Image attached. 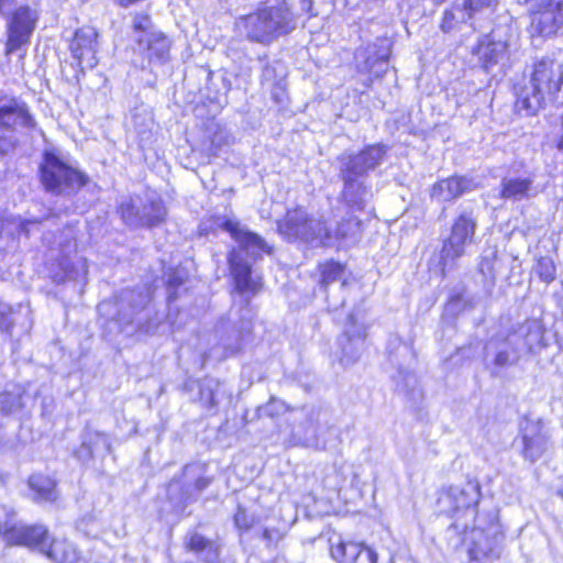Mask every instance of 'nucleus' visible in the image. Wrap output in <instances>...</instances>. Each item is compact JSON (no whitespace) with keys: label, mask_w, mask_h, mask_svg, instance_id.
I'll return each instance as SVG.
<instances>
[{"label":"nucleus","mask_w":563,"mask_h":563,"mask_svg":"<svg viewBox=\"0 0 563 563\" xmlns=\"http://www.w3.org/2000/svg\"><path fill=\"white\" fill-rule=\"evenodd\" d=\"M563 90V64L542 56L526 66L521 80L511 85L512 109L519 115L534 117L558 102Z\"/></svg>","instance_id":"nucleus-1"},{"label":"nucleus","mask_w":563,"mask_h":563,"mask_svg":"<svg viewBox=\"0 0 563 563\" xmlns=\"http://www.w3.org/2000/svg\"><path fill=\"white\" fill-rule=\"evenodd\" d=\"M38 179L46 192L55 196L63 194H78L89 184V176L65 161L54 152L43 153L38 166Z\"/></svg>","instance_id":"nucleus-2"},{"label":"nucleus","mask_w":563,"mask_h":563,"mask_svg":"<svg viewBox=\"0 0 563 563\" xmlns=\"http://www.w3.org/2000/svg\"><path fill=\"white\" fill-rule=\"evenodd\" d=\"M482 499V487L476 479H467L462 485H449L437 490L435 508L439 515L454 521L467 515L476 516Z\"/></svg>","instance_id":"nucleus-3"},{"label":"nucleus","mask_w":563,"mask_h":563,"mask_svg":"<svg viewBox=\"0 0 563 563\" xmlns=\"http://www.w3.org/2000/svg\"><path fill=\"white\" fill-rule=\"evenodd\" d=\"M476 229L477 221L471 212H461L453 219L449 234L441 240L439 251L438 267L442 277L466 254V249L474 242Z\"/></svg>","instance_id":"nucleus-4"},{"label":"nucleus","mask_w":563,"mask_h":563,"mask_svg":"<svg viewBox=\"0 0 563 563\" xmlns=\"http://www.w3.org/2000/svg\"><path fill=\"white\" fill-rule=\"evenodd\" d=\"M37 123L26 101L14 95L0 91V156L15 147V142L5 136L19 129L34 130Z\"/></svg>","instance_id":"nucleus-5"},{"label":"nucleus","mask_w":563,"mask_h":563,"mask_svg":"<svg viewBox=\"0 0 563 563\" xmlns=\"http://www.w3.org/2000/svg\"><path fill=\"white\" fill-rule=\"evenodd\" d=\"M466 542L467 563H494L500 558L503 531L498 522L487 528L472 527Z\"/></svg>","instance_id":"nucleus-6"},{"label":"nucleus","mask_w":563,"mask_h":563,"mask_svg":"<svg viewBox=\"0 0 563 563\" xmlns=\"http://www.w3.org/2000/svg\"><path fill=\"white\" fill-rule=\"evenodd\" d=\"M37 21V12L29 5H20L10 13L4 42V54L7 56L30 44Z\"/></svg>","instance_id":"nucleus-7"},{"label":"nucleus","mask_w":563,"mask_h":563,"mask_svg":"<svg viewBox=\"0 0 563 563\" xmlns=\"http://www.w3.org/2000/svg\"><path fill=\"white\" fill-rule=\"evenodd\" d=\"M316 219L307 213L301 206L287 209L284 217L277 222V232L287 241H303L306 243L316 240Z\"/></svg>","instance_id":"nucleus-8"},{"label":"nucleus","mask_w":563,"mask_h":563,"mask_svg":"<svg viewBox=\"0 0 563 563\" xmlns=\"http://www.w3.org/2000/svg\"><path fill=\"white\" fill-rule=\"evenodd\" d=\"M228 266L230 269L234 290L240 295H255L263 290L262 275H253L252 265L242 258L235 249L228 253Z\"/></svg>","instance_id":"nucleus-9"},{"label":"nucleus","mask_w":563,"mask_h":563,"mask_svg":"<svg viewBox=\"0 0 563 563\" xmlns=\"http://www.w3.org/2000/svg\"><path fill=\"white\" fill-rule=\"evenodd\" d=\"M49 532L42 525H11L4 528L3 540L8 547H26L43 550L49 543Z\"/></svg>","instance_id":"nucleus-10"},{"label":"nucleus","mask_w":563,"mask_h":563,"mask_svg":"<svg viewBox=\"0 0 563 563\" xmlns=\"http://www.w3.org/2000/svg\"><path fill=\"white\" fill-rule=\"evenodd\" d=\"M98 32L91 26H81L74 32L69 42V51L81 71L93 68L98 64L96 46Z\"/></svg>","instance_id":"nucleus-11"},{"label":"nucleus","mask_w":563,"mask_h":563,"mask_svg":"<svg viewBox=\"0 0 563 563\" xmlns=\"http://www.w3.org/2000/svg\"><path fill=\"white\" fill-rule=\"evenodd\" d=\"M563 25V0H544L531 13V27L539 36L554 35Z\"/></svg>","instance_id":"nucleus-12"},{"label":"nucleus","mask_w":563,"mask_h":563,"mask_svg":"<svg viewBox=\"0 0 563 563\" xmlns=\"http://www.w3.org/2000/svg\"><path fill=\"white\" fill-rule=\"evenodd\" d=\"M475 188L476 185L471 178L464 175L453 174L434 181L430 187L429 196L432 200L439 202H451Z\"/></svg>","instance_id":"nucleus-13"},{"label":"nucleus","mask_w":563,"mask_h":563,"mask_svg":"<svg viewBox=\"0 0 563 563\" xmlns=\"http://www.w3.org/2000/svg\"><path fill=\"white\" fill-rule=\"evenodd\" d=\"M268 15L262 5H258L254 11L241 15L238 20V26L245 33V37L252 43L262 45H269L275 40L274 33L267 23Z\"/></svg>","instance_id":"nucleus-14"},{"label":"nucleus","mask_w":563,"mask_h":563,"mask_svg":"<svg viewBox=\"0 0 563 563\" xmlns=\"http://www.w3.org/2000/svg\"><path fill=\"white\" fill-rule=\"evenodd\" d=\"M220 227L239 243L242 250L252 251L254 258L273 254V246L268 245L260 234L241 229L238 221L225 219Z\"/></svg>","instance_id":"nucleus-15"},{"label":"nucleus","mask_w":563,"mask_h":563,"mask_svg":"<svg viewBox=\"0 0 563 563\" xmlns=\"http://www.w3.org/2000/svg\"><path fill=\"white\" fill-rule=\"evenodd\" d=\"M268 15L267 23L275 40L289 35L297 27V16L287 0H279L274 5H262Z\"/></svg>","instance_id":"nucleus-16"},{"label":"nucleus","mask_w":563,"mask_h":563,"mask_svg":"<svg viewBox=\"0 0 563 563\" xmlns=\"http://www.w3.org/2000/svg\"><path fill=\"white\" fill-rule=\"evenodd\" d=\"M521 455L525 460L534 463L547 452L549 435L542 421L529 423L521 434Z\"/></svg>","instance_id":"nucleus-17"},{"label":"nucleus","mask_w":563,"mask_h":563,"mask_svg":"<svg viewBox=\"0 0 563 563\" xmlns=\"http://www.w3.org/2000/svg\"><path fill=\"white\" fill-rule=\"evenodd\" d=\"M316 269L319 276L318 285L323 290L328 289V287L335 282H341L342 286L347 285V279L345 278L347 271L346 263L334 258H327L319 262Z\"/></svg>","instance_id":"nucleus-18"},{"label":"nucleus","mask_w":563,"mask_h":563,"mask_svg":"<svg viewBox=\"0 0 563 563\" xmlns=\"http://www.w3.org/2000/svg\"><path fill=\"white\" fill-rule=\"evenodd\" d=\"M506 48L507 44L505 42L485 38L478 41L473 47V54L478 56L481 67L488 71L498 64Z\"/></svg>","instance_id":"nucleus-19"},{"label":"nucleus","mask_w":563,"mask_h":563,"mask_svg":"<svg viewBox=\"0 0 563 563\" xmlns=\"http://www.w3.org/2000/svg\"><path fill=\"white\" fill-rule=\"evenodd\" d=\"M27 485L37 503H54L57 499V482L52 476L36 473L27 479Z\"/></svg>","instance_id":"nucleus-20"},{"label":"nucleus","mask_w":563,"mask_h":563,"mask_svg":"<svg viewBox=\"0 0 563 563\" xmlns=\"http://www.w3.org/2000/svg\"><path fill=\"white\" fill-rule=\"evenodd\" d=\"M46 558L55 563H82L84 560L77 549L65 539L52 538L43 550Z\"/></svg>","instance_id":"nucleus-21"},{"label":"nucleus","mask_w":563,"mask_h":563,"mask_svg":"<svg viewBox=\"0 0 563 563\" xmlns=\"http://www.w3.org/2000/svg\"><path fill=\"white\" fill-rule=\"evenodd\" d=\"M184 549L188 553L195 555L205 554L207 556H210L212 560H218L220 556L219 543L197 531H190L187 534L184 541Z\"/></svg>","instance_id":"nucleus-22"},{"label":"nucleus","mask_w":563,"mask_h":563,"mask_svg":"<svg viewBox=\"0 0 563 563\" xmlns=\"http://www.w3.org/2000/svg\"><path fill=\"white\" fill-rule=\"evenodd\" d=\"M170 41L163 32L151 33L145 42L150 63H166L169 59Z\"/></svg>","instance_id":"nucleus-23"},{"label":"nucleus","mask_w":563,"mask_h":563,"mask_svg":"<svg viewBox=\"0 0 563 563\" xmlns=\"http://www.w3.org/2000/svg\"><path fill=\"white\" fill-rule=\"evenodd\" d=\"M167 209L162 199H151L142 210L139 218V227L153 229L166 221Z\"/></svg>","instance_id":"nucleus-24"},{"label":"nucleus","mask_w":563,"mask_h":563,"mask_svg":"<svg viewBox=\"0 0 563 563\" xmlns=\"http://www.w3.org/2000/svg\"><path fill=\"white\" fill-rule=\"evenodd\" d=\"M386 154V146L383 144H368L363 146L355 156L366 173L376 168Z\"/></svg>","instance_id":"nucleus-25"},{"label":"nucleus","mask_w":563,"mask_h":563,"mask_svg":"<svg viewBox=\"0 0 563 563\" xmlns=\"http://www.w3.org/2000/svg\"><path fill=\"white\" fill-rule=\"evenodd\" d=\"M531 187L529 178H509L501 183L499 197L503 199H520L528 195Z\"/></svg>","instance_id":"nucleus-26"},{"label":"nucleus","mask_w":563,"mask_h":563,"mask_svg":"<svg viewBox=\"0 0 563 563\" xmlns=\"http://www.w3.org/2000/svg\"><path fill=\"white\" fill-rule=\"evenodd\" d=\"M534 272L539 279L547 285L553 283L556 278V266L549 256H540L536 261Z\"/></svg>","instance_id":"nucleus-27"},{"label":"nucleus","mask_w":563,"mask_h":563,"mask_svg":"<svg viewBox=\"0 0 563 563\" xmlns=\"http://www.w3.org/2000/svg\"><path fill=\"white\" fill-rule=\"evenodd\" d=\"M367 175L354 155H351L341 170V179L345 188L352 187L357 177Z\"/></svg>","instance_id":"nucleus-28"},{"label":"nucleus","mask_w":563,"mask_h":563,"mask_svg":"<svg viewBox=\"0 0 563 563\" xmlns=\"http://www.w3.org/2000/svg\"><path fill=\"white\" fill-rule=\"evenodd\" d=\"M498 5V0H464L462 8L468 19H472L477 12L489 9L494 11Z\"/></svg>","instance_id":"nucleus-29"},{"label":"nucleus","mask_w":563,"mask_h":563,"mask_svg":"<svg viewBox=\"0 0 563 563\" xmlns=\"http://www.w3.org/2000/svg\"><path fill=\"white\" fill-rule=\"evenodd\" d=\"M382 59L375 56H367L361 66L357 67V73L363 75H368L367 81L365 82L366 87H371L375 79L382 78L383 73H373L374 66L380 63Z\"/></svg>","instance_id":"nucleus-30"},{"label":"nucleus","mask_w":563,"mask_h":563,"mask_svg":"<svg viewBox=\"0 0 563 563\" xmlns=\"http://www.w3.org/2000/svg\"><path fill=\"white\" fill-rule=\"evenodd\" d=\"M316 240L321 247H330L334 241L333 232L327 227L324 220H316Z\"/></svg>","instance_id":"nucleus-31"},{"label":"nucleus","mask_w":563,"mask_h":563,"mask_svg":"<svg viewBox=\"0 0 563 563\" xmlns=\"http://www.w3.org/2000/svg\"><path fill=\"white\" fill-rule=\"evenodd\" d=\"M459 23L455 8H446L442 13L439 27L443 33H450L457 27Z\"/></svg>","instance_id":"nucleus-32"},{"label":"nucleus","mask_w":563,"mask_h":563,"mask_svg":"<svg viewBox=\"0 0 563 563\" xmlns=\"http://www.w3.org/2000/svg\"><path fill=\"white\" fill-rule=\"evenodd\" d=\"M118 212L124 223L133 224L136 222L139 224L140 216L133 202L121 203L118 208Z\"/></svg>","instance_id":"nucleus-33"},{"label":"nucleus","mask_w":563,"mask_h":563,"mask_svg":"<svg viewBox=\"0 0 563 563\" xmlns=\"http://www.w3.org/2000/svg\"><path fill=\"white\" fill-rule=\"evenodd\" d=\"M233 522L240 533H244L253 527V520L244 508L236 509L233 516Z\"/></svg>","instance_id":"nucleus-34"},{"label":"nucleus","mask_w":563,"mask_h":563,"mask_svg":"<svg viewBox=\"0 0 563 563\" xmlns=\"http://www.w3.org/2000/svg\"><path fill=\"white\" fill-rule=\"evenodd\" d=\"M356 542H346L343 540L338 541L330 548L331 558L338 563H347L346 550L349 545L355 544Z\"/></svg>","instance_id":"nucleus-35"},{"label":"nucleus","mask_w":563,"mask_h":563,"mask_svg":"<svg viewBox=\"0 0 563 563\" xmlns=\"http://www.w3.org/2000/svg\"><path fill=\"white\" fill-rule=\"evenodd\" d=\"M285 536L286 531L277 527H266L262 531V538L269 547L276 545L279 541H282L285 538Z\"/></svg>","instance_id":"nucleus-36"},{"label":"nucleus","mask_w":563,"mask_h":563,"mask_svg":"<svg viewBox=\"0 0 563 563\" xmlns=\"http://www.w3.org/2000/svg\"><path fill=\"white\" fill-rule=\"evenodd\" d=\"M152 26V18L146 12H136L133 15L132 29L134 32H147Z\"/></svg>","instance_id":"nucleus-37"},{"label":"nucleus","mask_w":563,"mask_h":563,"mask_svg":"<svg viewBox=\"0 0 563 563\" xmlns=\"http://www.w3.org/2000/svg\"><path fill=\"white\" fill-rule=\"evenodd\" d=\"M351 222H353L357 228H360L362 225V221L357 218L344 219V220L340 221L338 223L335 232L333 233L334 241H343L350 235V233H349L347 229H345V227L347 224H350Z\"/></svg>","instance_id":"nucleus-38"},{"label":"nucleus","mask_w":563,"mask_h":563,"mask_svg":"<svg viewBox=\"0 0 563 563\" xmlns=\"http://www.w3.org/2000/svg\"><path fill=\"white\" fill-rule=\"evenodd\" d=\"M287 97V89H286V86L279 81H276L274 85H273V88H272V98L273 100L280 104L285 101Z\"/></svg>","instance_id":"nucleus-39"},{"label":"nucleus","mask_w":563,"mask_h":563,"mask_svg":"<svg viewBox=\"0 0 563 563\" xmlns=\"http://www.w3.org/2000/svg\"><path fill=\"white\" fill-rule=\"evenodd\" d=\"M353 547L356 548L357 550L356 556L361 554L362 551H364L367 555L369 563H378V554L372 547H368L363 542L355 543L353 544Z\"/></svg>","instance_id":"nucleus-40"},{"label":"nucleus","mask_w":563,"mask_h":563,"mask_svg":"<svg viewBox=\"0 0 563 563\" xmlns=\"http://www.w3.org/2000/svg\"><path fill=\"white\" fill-rule=\"evenodd\" d=\"M494 364L498 367H503L507 364H509V355L506 351H499L496 353L494 358Z\"/></svg>","instance_id":"nucleus-41"},{"label":"nucleus","mask_w":563,"mask_h":563,"mask_svg":"<svg viewBox=\"0 0 563 563\" xmlns=\"http://www.w3.org/2000/svg\"><path fill=\"white\" fill-rule=\"evenodd\" d=\"M184 283H185V279L181 276H172L167 280V287L170 288V289H177Z\"/></svg>","instance_id":"nucleus-42"},{"label":"nucleus","mask_w":563,"mask_h":563,"mask_svg":"<svg viewBox=\"0 0 563 563\" xmlns=\"http://www.w3.org/2000/svg\"><path fill=\"white\" fill-rule=\"evenodd\" d=\"M561 132L555 140V148L563 154V114L560 119Z\"/></svg>","instance_id":"nucleus-43"},{"label":"nucleus","mask_w":563,"mask_h":563,"mask_svg":"<svg viewBox=\"0 0 563 563\" xmlns=\"http://www.w3.org/2000/svg\"><path fill=\"white\" fill-rule=\"evenodd\" d=\"M209 396H208V407L209 408H213L217 406V399H216V393L214 390L210 389L208 391Z\"/></svg>","instance_id":"nucleus-44"},{"label":"nucleus","mask_w":563,"mask_h":563,"mask_svg":"<svg viewBox=\"0 0 563 563\" xmlns=\"http://www.w3.org/2000/svg\"><path fill=\"white\" fill-rule=\"evenodd\" d=\"M14 0H0V13L3 12L5 5L13 3Z\"/></svg>","instance_id":"nucleus-45"},{"label":"nucleus","mask_w":563,"mask_h":563,"mask_svg":"<svg viewBox=\"0 0 563 563\" xmlns=\"http://www.w3.org/2000/svg\"><path fill=\"white\" fill-rule=\"evenodd\" d=\"M0 329L5 331V332H9L11 329H12V323L9 322L8 324H0Z\"/></svg>","instance_id":"nucleus-46"},{"label":"nucleus","mask_w":563,"mask_h":563,"mask_svg":"<svg viewBox=\"0 0 563 563\" xmlns=\"http://www.w3.org/2000/svg\"><path fill=\"white\" fill-rule=\"evenodd\" d=\"M3 531H4V528L2 526V522L0 521V536L3 538Z\"/></svg>","instance_id":"nucleus-47"},{"label":"nucleus","mask_w":563,"mask_h":563,"mask_svg":"<svg viewBox=\"0 0 563 563\" xmlns=\"http://www.w3.org/2000/svg\"><path fill=\"white\" fill-rule=\"evenodd\" d=\"M137 44L142 45L143 44V40L142 38H137Z\"/></svg>","instance_id":"nucleus-48"},{"label":"nucleus","mask_w":563,"mask_h":563,"mask_svg":"<svg viewBox=\"0 0 563 563\" xmlns=\"http://www.w3.org/2000/svg\"><path fill=\"white\" fill-rule=\"evenodd\" d=\"M558 494L561 498H563V490H560Z\"/></svg>","instance_id":"nucleus-49"},{"label":"nucleus","mask_w":563,"mask_h":563,"mask_svg":"<svg viewBox=\"0 0 563 563\" xmlns=\"http://www.w3.org/2000/svg\"><path fill=\"white\" fill-rule=\"evenodd\" d=\"M352 563H355V559L352 561Z\"/></svg>","instance_id":"nucleus-50"}]
</instances>
